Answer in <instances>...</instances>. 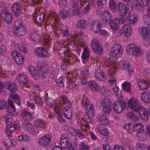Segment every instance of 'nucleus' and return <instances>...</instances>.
<instances>
[{
	"label": "nucleus",
	"instance_id": "nucleus-58",
	"mask_svg": "<svg viewBox=\"0 0 150 150\" xmlns=\"http://www.w3.org/2000/svg\"><path fill=\"white\" fill-rule=\"evenodd\" d=\"M109 6L110 9H116V5L114 0H110L109 3Z\"/></svg>",
	"mask_w": 150,
	"mask_h": 150
},
{
	"label": "nucleus",
	"instance_id": "nucleus-37",
	"mask_svg": "<svg viewBox=\"0 0 150 150\" xmlns=\"http://www.w3.org/2000/svg\"><path fill=\"white\" fill-rule=\"evenodd\" d=\"M88 85L90 88L93 91H98L99 90V86L97 83L95 81L91 80L88 82Z\"/></svg>",
	"mask_w": 150,
	"mask_h": 150
},
{
	"label": "nucleus",
	"instance_id": "nucleus-18",
	"mask_svg": "<svg viewBox=\"0 0 150 150\" xmlns=\"http://www.w3.org/2000/svg\"><path fill=\"white\" fill-rule=\"evenodd\" d=\"M95 76L96 79L100 81H104L106 79V77L103 72L98 69L96 70Z\"/></svg>",
	"mask_w": 150,
	"mask_h": 150
},
{
	"label": "nucleus",
	"instance_id": "nucleus-46",
	"mask_svg": "<svg viewBox=\"0 0 150 150\" xmlns=\"http://www.w3.org/2000/svg\"><path fill=\"white\" fill-rule=\"evenodd\" d=\"M119 21L116 19H114L112 22L110 23V25L113 30H116L118 28Z\"/></svg>",
	"mask_w": 150,
	"mask_h": 150
},
{
	"label": "nucleus",
	"instance_id": "nucleus-29",
	"mask_svg": "<svg viewBox=\"0 0 150 150\" xmlns=\"http://www.w3.org/2000/svg\"><path fill=\"white\" fill-rule=\"evenodd\" d=\"M122 29L124 33H125V36L128 37L131 33L132 28L131 26L127 24H125L122 26Z\"/></svg>",
	"mask_w": 150,
	"mask_h": 150
},
{
	"label": "nucleus",
	"instance_id": "nucleus-30",
	"mask_svg": "<svg viewBox=\"0 0 150 150\" xmlns=\"http://www.w3.org/2000/svg\"><path fill=\"white\" fill-rule=\"evenodd\" d=\"M54 110L58 120L60 121H63V119L62 115V111L60 109V108L58 106H54Z\"/></svg>",
	"mask_w": 150,
	"mask_h": 150
},
{
	"label": "nucleus",
	"instance_id": "nucleus-16",
	"mask_svg": "<svg viewBox=\"0 0 150 150\" xmlns=\"http://www.w3.org/2000/svg\"><path fill=\"white\" fill-rule=\"evenodd\" d=\"M102 18L103 21L105 23H108L111 19V15L110 13L108 10H106L103 11L101 14Z\"/></svg>",
	"mask_w": 150,
	"mask_h": 150
},
{
	"label": "nucleus",
	"instance_id": "nucleus-11",
	"mask_svg": "<svg viewBox=\"0 0 150 150\" xmlns=\"http://www.w3.org/2000/svg\"><path fill=\"white\" fill-rule=\"evenodd\" d=\"M1 19L7 24L10 23L12 21V16L10 12L6 10H3L0 12Z\"/></svg>",
	"mask_w": 150,
	"mask_h": 150
},
{
	"label": "nucleus",
	"instance_id": "nucleus-24",
	"mask_svg": "<svg viewBox=\"0 0 150 150\" xmlns=\"http://www.w3.org/2000/svg\"><path fill=\"white\" fill-rule=\"evenodd\" d=\"M98 121L104 125H109L110 122L106 116L103 114H99L97 117Z\"/></svg>",
	"mask_w": 150,
	"mask_h": 150
},
{
	"label": "nucleus",
	"instance_id": "nucleus-5",
	"mask_svg": "<svg viewBox=\"0 0 150 150\" xmlns=\"http://www.w3.org/2000/svg\"><path fill=\"white\" fill-rule=\"evenodd\" d=\"M122 49L121 46L117 44L113 45L111 49V54L115 58L120 57L122 54Z\"/></svg>",
	"mask_w": 150,
	"mask_h": 150
},
{
	"label": "nucleus",
	"instance_id": "nucleus-19",
	"mask_svg": "<svg viewBox=\"0 0 150 150\" xmlns=\"http://www.w3.org/2000/svg\"><path fill=\"white\" fill-rule=\"evenodd\" d=\"M83 122L81 121L79 122V124L81 125L80 128L83 131L86 132L88 131L89 129V122L90 121H88L85 119H83Z\"/></svg>",
	"mask_w": 150,
	"mask_h": 150
},
{
	"label": "nucleus",
	"instance_id": "nucleus-23",
	"mask_svg": "<svg viewBox=\"0 0 150 150\" xmlns=\"http://www.w3.org/2000/svg\"><path fill=\"white\" fill-rule=\"evenodd\" d=\"M139 32L140 34L142 36L144 39L147 40L148 35V31L146 27H142L139 29Z\"/></svg>",
	"mask_w": 150,
	"mask_h": 150
},
{
	"label": "nucleus",
	"instance_id": "nucleus-41",
	"mask_svg": "<svg viewBox=\"0 0 150 150\" xmlns=\"http://www.w3.org/2000/svg\"><path fill=\"white\" fill-rule=\"evenodd\" d=\"M86 21L84 20H79L77 22L76 25L77 28H85L87 26Z\"/></svg>",
	"mask_w": 150,
	"mask_h": 150
},
{
	"label": "nucleus",
	"instance_id": "nucleus-56",
	"mask_svg": "<svg viewBox=\"0 0 150 150\" xmlns=\"http://www.w3.org/2000/svg\"><path fill=\"white\" fill-rule=\"evenodd\" d=\"M80 8L82 9H86V8H89L90 5L88 2H83L81 3H80Z\"/></svg>",
	"mask_w": 150,
	"mask_h": 150
},
{
	"label": "nucleus",
	"instance_id": "nucleus-2",
	"mask_svg": "<svg viewBox=\"0 0 150 150\" xmlns=\"http://www.w3.org/2000/svg\"><path fill=\"white\" fill-rule=\"evenodd\" d=\"M60 24L59 18L56 13L50 11L48 13L45 25Z\"/></svg>",
	"mask_w": 150,
	"mask_h": 150
},
{
	"label": "nucleus",
	"instance_id": "nucleus-44",
	"mask_svg": "<svg viewBox=\"0 0 150 150\" xmlns=\"http://www.w3.org/2000/svg\"><path fill=\"white\" fill-rule=\"evenodd\" d=\"M89 48L86 47L83 48V51L82 53V59H86L88 58L89 56Z\"/></svg>",
	"mask_w": 150,
	"mask_h": 150
},
{
	"label": "nucleus",
	"instance_id": "nucleus-42",
	"mask_svg": "<svg viewBox=\"0 0 150 150\" xmlns=\"http://www.w3.org/2000/svg\"><path fill=\"white\" fill-rule=\"evenodd\" d=\"M133 128L136 130L137 132H140L143 131L144 130V127L141 123H138L134 124L133 126Z\"/></svg>",
	"mask_w": 150,
	"mask_h": 150
},
{
	"label": "nucleus",
	"instance_id": "nucleus-55",
	"mask_svg": "<svg viewBox=\"0 0 150 150\" xmlns=\"http://www.w3.org/2000/svg\"><path fill=\"white\" fill-rule=\"evenodd\" d=\"M49 37V36H45L43 38V44L47 46V48L50 45V40Z\"/></svg>",
	"mask_w": 150,
	"mask_h": 150
},
{
	"label": "nucleus",
	"instance_id": "nucleus-26",
	"mask_svg": "<svg viewBox=\"0 0 150 150\" xmlns=\"http://www.w3.org/2000/svg\"><path fill=\"white\" fill-rule=\"evenodd\" d=\"M8 106L6 108L7 112L12 115L14 114L12 113L16 111V109L12 101L9 99L8 102Z\"/></svg>",
	"mask_w": 150,
	"mask_h": 150
},
{
	"label": "nucleus",
	"instance_id": "nucleus-21",
	"mask_svg": "<svg viewBox=\"0 0 150 150\" xmlns=\"http://www.w3.org/2000/svg\"><path fill=\"white\" fill-rule=\"evenodd\" d=\"M139 115L141 119L145 121H146L148 119V117L147 114V111L144 108L142 107L138 111Z\"/></svg>",
	"mask_w": 150,
	"mask_h": 150
},
{
	"label": "nucleus",
	"instance_id": "nucleus-25",
	"mask_svg": "<svg viewBox=\"0 0 150 150\" xmlns=\"http://www.w3.org/2000/svg\"><path fill=\"white\" fill-rule=\"evenodd\" d=\"M105 64L107 65V67L109 68L108 71L110 72L109 73V75H113L115 73V70L116 69L115 68V64L113 63L110 64L109 63V61L107 60L105 62Z\"/></svg>",
	"mask_w": 150,
	"mask_h": 150
},
{
	"label": "nucleus",
	"instance_id": "nucleus-27",
	"mask_svg": "<svg viewBox=\"0 0 150 150\" xmlns=\"http://www.w3.org/2000/svg\"><path fill=\"white\" fill-rule=\"evenodd\" d=\"M127 19V21L129 24L133 25L137 22L138 18L136 16L130 13H129Z\"/></svg>",
	"mask_w": 150,
	"mask_h": 150
},
{
	"label": "nucleus",
	"instance_id": "nucleus-52",
	"mask_svg": "<svg viewBox=\"0 0 150 150\" xmlns=\"http://www.w3.org/2000/svg\"><path fill=\"white\" fill-rule=\"evenodd\" d=\"M123 127L125 129L127 130H129V131H128V132H129V133H132V129L133 128V126L130 123L125 125L123 126Z\"/></svg>",
	"mask_w": 150,
	"mask_h": 150
},
{
	"label": "nucleus",
	"instance_id": "nucleus-53",
	"mask_svg": "<svg viewBox=\"0 0 150 150\" xmlns=\"http://www.w3.org/2000/svg\"><path fill=\"white\" fill-rule=\"evenodd\" d=\"M12 9H25V8H23L21 4L17 3H14L12 5Z\"/></svg>",
	"mask_w": 150,
	"mask_h": 150
},
{
	"label": "nucleus",
	"instance_id": "nucleus-63",
	"mask_svg": "<svg viewBox=\"0 0 150 150\" xmlns=\"http://www.w3.org/2000/svg\"><path fill=\"white\" fill-rule=\"evenodd\" d=\"M91 103L89 102V100L87 97H84L82 98V104L83 106H85L90 104Z\"/></svg>",
	"mask_w": 150,
	"mask_h": 150
},
{
	"label": "nucleus",
	"instance_id": "nucleus-15",
	"mask_svg": "<svg viewBox=\"0 0 150 150\" xmlns=\"http://www.w3.org/2000/svg\"><path fill=\"white\" fill-rule=\"evenodd\" d=\"M102 24L98 20H97L93 21L91 25V30L96 33L100 31L101 28Z\"/></svg>",
	"mask_w": 150,
	"mask_h": 150
},
{
	"label": "nucleus",
	"instance_id": "nucleus-7",
	"mask_svg": "<svg viewBox=\"0 0 150 150\" xmlns=\"http://www.w3.org/2000/svg\"><path fill=\"white\" fill-rule=\"evenodd\" d=\"M128 104L130 108L135 112L139 111L142 108L139 105V101L134 98H132L129 99Z\"/></svg>",
	"mask_w": 150,
	"mask_h": 150
},
{
	"label": "nucleus",
	"instance_id": "nucleus-54",
	"mask_svg": "<svg viewBox=\"0 0 150 150\" xmlns=\"http://www.w3.org/2000/svg\"><path fill=\"white\" fill-rule=\"evenodd\" d=\"M113 90L114 92L115 93V95L117 97L120 98L122 96L121 92L119 91V88L118 87L115 85L113 88Z\"/></svg>",
	"mask_w": 150,
	"mask_h": 150
},
{
	"label": "nucleus",
	"instance_id": "nucleus-45",
	"mask_svg": "<svg viewBox=\"0 0 150 150\" xmlns=\"http://www.w3.org/2000/svg\"><path fill=\"white\" fill-rule=\"evenodd\" d=\"M35 126L36 127H40L42 128H45V127L46 125L44 121L42 120L38 119L37 120Z\"/></svg>",
	"mask_w": 150,
	"mask_h": 150
},
{
	"label": "nucleus",
	"instance_id": "nucleus-10",
	"mask_svg": "<svg viewBox=\"0 0 150 150\" xmlns=\"http://www.w3.org/2000/svg\"><path fill=\"white\" fill-rule=\"evenodd\" d=\"M11 55L17 64L21 65L23 63L24 61V57L19 52L14 51L11 53Z\"/></svg>",
	"mask_w": 150,
	"mask_h": 150
},
{
	"label": "nucleus",
	"instance_id": "nucleus-6",
	"mask_svg": "<svg viewBox=\"0 0 150 150\" xmlns=\"http://www.w3.org/2000/svg\"><path fill=\"white\" fill-rule=\"evenodd\" d=\"M35 11L33 14L34 21L35 23L38 25H41L45 20L44 14L43 13L40 11Z\"/></svg>",
	"mask_w": 150,
	"mask_h": 150
},
{
	"label": "nucleus",
	"instance_id": "nucleus-57",
	"mask_svg": "<svg viewBox=\"0 0 150 150\" xmlns=\"http://www.w3.org/2000/svg\"><path fill=\"white\" fill-rule=\"evenodd\" d=\"M5 120V122L8 125L11 124L12 122V119L8 115H5L4 116Z\"/></svg>",
	"mask_w": 150,
	"mask_h": 150
},
{
	"label": "nucleus",
	"instance_id": "nucleus-31",
	"mask_svg": "<svg viewBox=\"0 0 150 150\" xmlns=\"http://www.w3.org/2000/svg\"><path fill=\"white\" fill-rule=\"evenodd\" d=\"M33 98L35 103L37 105H40L41 107L43 106V101L40 97V94H35L33 96Z\"/></svg>",
	"mask_w": 150,
	"mask_h": 150
},
{
	"label": "nucleus",
	"instance_id": "nucleus-12",
	"mask_svg": "<svg viewBox=\"0 0 150 150\" xmlns=\"http://www.w3.org/2000/svg\"><path fill=\"white\" fill-rule=\"evenodd\" d=\"M119 67L123 69H127L128 73L131 75L132 74L133 69L130 67L129 63L126 61L122 60L119 62Z\"/></svg>",
	"mask_w": 150,
	"mask_h": 150
},
{
	"label": "nucleus",
	"instance_id": "nucleus-39",
	"mask_svg": "<svg viewBox=\"0 0 150 150\" xmlns=\"http://www.w3.org/2000/svg\"><path fill=\"white\" fill-rule=\"evenodd\" d=\"M18 47L19 50L23 52H28L27 49L25 44L22 42H20L18 45Z\"/></svg>",
	"mask_w": 150,
	"mask_h": 150
},
{
	"label": "nucleus",
	"instance_id": "nucleus-62",
	"mask_svg": "<svg viewBox=\"0 0 150 150\" xmlns=\"http://www.w3.org/2000/svg\"><path fill=\"white\" fill-rule=\"evenodd\" d=\"M89 148L88 146L85 144L83 142L81 143L79 145L80 150H89Z\"/></svg>",
	"mask_w": 150,
	"mask_h": 150
},
{
	"label": "nucleus",
	"instance_id": "nucleus-48",
	"mask_svg": "<svg viewBox=\"0 0 150 150\" xmlns=\"http://www.w3.org/2000/svg\"><path fill=\"white\" fill-rule=\"evenodd\" d=\"M48 66L47 65H42L38 66V68L40 70L42 74L46 73L47 71Z\"/></svg>",
	"mask_w": 150,
	"mask_h": 150
},
{
	"label": "nucleus",
	"instance_id": "nucleus-3",
	"mask_svg": "<svg viewBox=\"0 0 150 150\" xmlns=\"http://www.w3.org/2000/svg\"><path fill=\"white\" fill-rule=\"evenodd\" d=\"M126 50L128 54L135 57H139L142 54L140 48L134 44L131 43L128 45Z\"/></svg>",
	"mask_w": 150,
	"mask_h": 150
},
{
	"label": "nucleus",
	"instance_id": "nucleus-20",
	"mask_svg": "<svg viewBox=\"0 0 150 150\" xmlns=\"http://www.w3.org/2000/svg\"><path fill=\"white\" fill-rule=\"evenodd\" d=\"M4 87L10 91L11 92H16L17 90L16 86L15 84L10 82H6L4 83Z\"/></svg>",
	"mask_w": 150,
	"mask_h": 150
},
{
	"label": "nucleus",
	"instance_id": "nucleus-32",
	"mask_svg": "<svg viewBox=\"0 0 150 150\" xmlns=\"http://www.w3.org/2000/svg\"><path fill=\"white\" fill-rule=\"evenodd\" d=\"M97 130L98 132L102 135L105 136H108L109 135V132L108 129L103 127L102 125L98 126L97 128Z\"/></svg>",
	"mask_w": 150,
	"mask_h": 150
},
{
	"label": "nucleus",
	"instance_id": "nucleus-8",
	"mask_svg": "<svg viewBox=\"0 0 150 150\" xmlns=\"http://www.w3.org/2000/svg\"><path fill=\"white\" fill-rule=\"evenodd\" d=\"M125 103L122 100H117L113 105V110L116 113L120 114L123 110Z\"/></svg>",
	"mask_w": 150,
	"mask_h": 150
},
{
	"label": "nucleus",
	"instance_id": "nucleus-61",
	"mask_svg": "<svg viewBox=\"0 0 150 150\" xmlns=\"http://www.w3.org/2000/svg\"><path fill=\"white\" fill-rule=\"evenodd\" d=\"M89 74L88 68V67L84 70L82 71L81 72V76L82 77H86Z\"/></svg>",
	"mask_w": 150,
	"mask_h": 150
},
{
	"label": "nucleus",
	"instance_id": "nucleus-49",
	"mask_svg": "<svg viewBox=\"0 0 150 150\" xmlns=\"http://www.w3.org/2000/svg\"><path fill=\"white\" fill-rule=\"evenodd\" d=\"M69 144H71V143L69 142V140L60 141V145L63 148L65 149L68 147L69 145Z\"/></svg>",
	"mask_w": 150,
	"mask_h": 150
},
{
	"label": "nucleus",
	"instance_id": "nucleus-35",
	"mask_svg": "<svg viewBox=\"0 0 150 150\" xmlns=\"http://www.w3.org/2000/svg\"><path fill=\"white\" fill-rule=\"evenodd\" d=\"M23 125L26 127L27 129L30 133L34 132L33 127L31 123L28 121H24L23 123Z\"/></svg>",
	"mask_w": 150,
	"mask_h": 150
},
{
	"label": "nucleus",
	"instance_id": "nucleus-51",
	"mask_svg": "<svg viewBox=\"0 0 150 150\" xmlns=\"http://www.w3.org/2000/svg\"><path fill=\"white\" fill-rule=\"evenodd\" d=\"M130 85L129 83L125 82L122 84V87L125 91L129 92L130 90Z\"/></svg>",
	"mask_w": 150,
	"mask_h": 150
},
{
	"label": "nucleus",
	"instance_id": "nucleus-64",
	"mask_svg": "<svg viewBox=\"0 0 150 150\" xmlns=\"http://www.w3.org/2000/svg\"><path fill=\"white\" fill-rule=\"evenodd\" d=\"M40 74L38 71L36 69L31 75L34 79H38L40 78Z\"/></svg>",
	"mask_w": 150,
	"mask_h": 150
},
{
	"label": "nucleus",
	"instance_id": "nucleus-38",
	"mask_svg": "<svg viewBox=\"0 0 150 150\" xmlns=\"http://www.w3.org/2000/svg\"><path fill=\"white\" fill-rule=\"evenodd\" d=\"M52 27L54 28L53 30H54V33L56 36H58L60 35L62 29L60 25V24L57 23V24L52 25Z\"/></svg>",
	"mask_w": 150,
	"mask_h": 150
},
{
	"label": "nucleus",
	"instance_id": "nucleus-33",
	"mask_svg": "<svg viewBox=\"0 0 150 150\" xmlns=\"http://www.w3.org/2000/svg\"><path fill=\"white\" fill-rule=\"evenodd\" d=\"M142 99L146 103L150 102V92L146 90L144 91L141 95Z\"/></svg>",
	"mask_w": 150,
	"mask_h": 150
},
{
	"label": "nucleus",
	"instance_id": "nucleus-60",
	"mask_svg": "<svg viewBox=\"0 0 150 150\" xmlns=\"http://www.w3.org/2000/svg\"><path fill=\"white\" fill-rule=\"evenodd\" d=\"M57 1L59 6L62 8H64L66 6L67 3L65 0H58Z\"/></svg>",
	"mask_w": 150,
	"mask_h": 150
},
{
	"label": "nucleus",
	"instance_id": "nucleus-43",
	"mask_svg": "<svg viewBox=\"0 0 150 150\" xmlns=\"http://www.w3.org/2000/svg\"><path fill=\"white\" fill-rule=\"evenodd\" d=\"M127 117L133 121H135L138 120V118L133 112H128L127 114Z\"/></svg>",
	"mask_w": 150,
	"mask_h": 150
},
{
	"label": "nucleus",
	"instance_id": "nucleus-22",
	"mask_svg": "<svg viewBox=\"0 0 150 150\" xmlns=\"http://www.w3.org/2000/svg\"><path fill=\"white\" fill-rule=\"evenodd\" d=\"M16 79L18 82L20 84L22 83V86H26V83L28 82V79L25 75L20 74L17 76Z\"/></svg>",
	"mask_w": 150,
	"mask_h": 150
},
{
	"label": "nucleus",
	"instance_id": "nucleus-59",
	"mask_svg": "<svg viewBox=\"0 0 150 150\" xmlns=\"http://www.w3.org/2000/svg\"><path fill=\"white\" fill-rule=\"evenodd\" d=\"M60 16L62 18H65L69 15L67 10H61L59 13Z\"/></svg>",
	"mask_w": 150,
	"mask_h": 150
},
{
	"label": "nucleus",
	"instance_id": "nucleus-17",
	"mask_svg": "<svg viewBox=\"0 0 150 150\" xmlns=\"http://www.w3.org/2000/svg\"><path fill=\"white\" fill-rule=\"evenodd\" d=\"M35 52L37 55L40 57H45L48 54L47 50L42 47L36 48Z\"/></svg>",
	"mask_w": 150,
	"mask_h": 150
},
{
	"label": "nucleus",
	"instance_id": "nucleus-9",
	"mask_svg": "<svg viewBox=\"0 0 150 150\" xmlns=\"http://www.w3.org/2000/svg\"><path fill=\"white\" fill-rule=\"evenodd\" d=\"M91 46L92 50L96 53L100 55L103 52L102 46L100 45L97 39H94L92 40Z\"/></svg>",
	"mask_w": 150,
	"mask_h": 150
},
{
	"label": "nucleus",
	"instance_id": "nucleus-36",
	"mask_svg": "<svg viewBox=\"0 0 150 150\" xmlns=\"http://www.w3.org/2000/svg\"><path fill=\"white\" fill-rule=\"evenodd\" d=\"M138 84L139 87L142 90L147 88L149 85V83L144 79L139 80Z\"/></svg>",
	"mask_w": 150,
	"mask_h": 150
},
{
	"label": "nucleus",
	"instance_id": "nucleus-34",
	"mask_svg": "<svg viewBox=\"0 0 150 150\" xmlns=\"http://www.w3.org/2000/svg\"><path fill=\"white\" fill-rule=\"evenodd\" d=\"M59 100L62 103L66 105V107H70L71 106V103L66 96L64 95L61 96L59 98Z\"/></svg>",
	"mask_w": 150,
	"mask_h": 150
},
{
	"label": "nucleus",
	"instance_id": "nucleus-40",
	"mask_svg": "<svg viewBox=\"0 0 150 150\" xmlns=\"http://www.w3.org/2000/svg\"><path fill=\"white\" fill-rule=\"evenodd\" d=\"M22 114L23 117L28 120H32L33 117V115L32 113L26 111L23 112Z\"/></svg>",
	"mask_w": 150,
	"mask_h": 150
},
{
	"label": "nucleus",
	"instance_id": "nucleus-14",
	"mask_svg": "<svg viewBox=\"0 0 150 150\" xmlns=\"http://www.w3.org/2000/svg\"><path fill=\"white\" fill-rule=\"evenodd\" d=\"M52 138V136L50 134H47L41 138L39 141L40 145L46 146L49 144Z\"/></svg>",
	"mask_w": 150,
	"mask_h": 150
},
{
	"label": "nucleus",
	"instance_id": "nucleus-1",
	"mask_svg": "<svg viewBox=\"0 0 150 150\" xmlns=\"http://www.w3.org/2000/svg\"><path fill=\"white\" fill-rule=\"evenodd\" d=\"M14 28L15 29L14 31L15 35L18 37L24 35L26 33V29L22 24L21 21L17 20L14 23Z\"/></svg>",
	"mask_w": 150,
	"mask_h": 150
},
{
	"label": "nucleus",
	"instance_id": "nucleus-28",
	"mask_svg": "<svg viewBox=\"0 0 150 150\" xmlns=\"http://www.w3.org/2000/svg\"><path fill=\"white\" fill-rule=\"evenodd\" d=\"M70 107H65L63 110L64 117L69 119H71L72 114V111Z\"/></svg>",
	"mask_w": 150,
	"mask_h": 150
},
{
	"label": "nucleus",
	"instance_id": "nucleus-4",
	"mask_svg": "<svg viewBox=\"0 0 150 150\" xmlns=\"http://www.w3.org/2000/svg\"><path fill=\"white\" fill-rule=\"evenodd\" d=\"M101 105L103 112L105 114H108L112 110V104L111 100L109 98H105L103 99Z\"/></svg>",
	"mask_w": 150,
	"mask_h": 150
},
{
	"label": "nucleus",
	"instance_id": "nucleus-13",
	"mask_svg": "<svg viewBox=\"0 0 150 150\" xmlns=\"http://www.w3.org/2000/svg\"><path fill=\"white\" fill-rule=\"evenodd\" d=\"M63 53H64V55L66 57H68V58H65L64 59L67 64H72L74 62H75V60H74L73 57H71V54L69 49H66V50H64Z\"/></svg>",
	"mask_w": 150,
	"mask_h": 150
},
{
	"label": "nucleus",
	"instance_id": "nucleus-50",
	"mask_svg": "<svg viewBox=\"0 0 150 150\" xmlns=\"http://www.w3.org/2000/svg\"><path fill=\"white\" fill-rule=\"evenodd\" d=\"M30 38L32 40L35 41L40 38V36L36 32H32L30 33Z\"/></svg>",
	"mask_w": 150,
	"mask_h": 150
},
{
	"label": "nucleus",
	"instance_id": "nucleus-47",
	"mask_svg": "<svg viewBox=\"0 0 150 150\" xmlns=\"http://www.w3.org/2000/svg\"><path fill=\"white\" fill-rule=\"evenodd\" d=\"M137 135L139 137V141H142L146 139V134L144 131L140 132H137Z\"/></svg>",
	"mask_w": 150,
	"mask_h": 150
}]
</instances>
